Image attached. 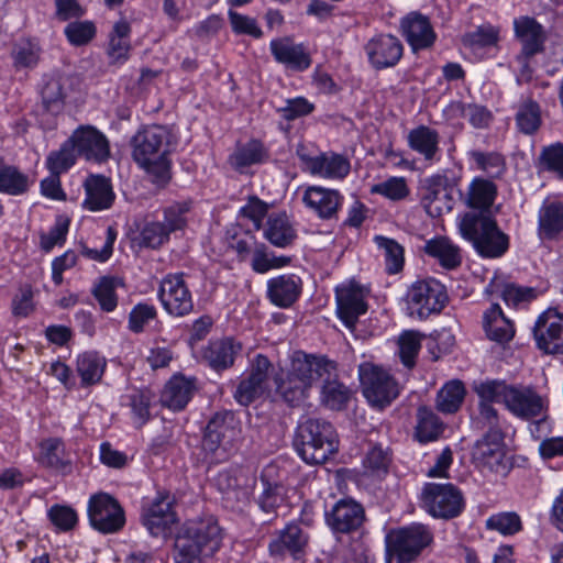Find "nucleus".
<instances>
[{
  "label": "nucleus",
  "instance_id": "4c0bfd02",
  "mask_svg": "<svg viewBox=\"0 0 563 563\" xmlns=\"http://www.w3.org/2000/svg\"><path fill=\"white\" fill-rule=\"evenodd\" d=\"M241 351V345L231 339L211 342L205 351V358L217 371L225 369L233 365L235 355Z\"/></svg>",
  "mask_w": 563,
  "mask_h": 563
},
{
  "label": "nucleus",
  "instance_id": "79ce46f5",
  "mask_svg": "<svg viewBox=\"0 0 563 563\" xmlns=\"http://www.w3.org/2000/svg\"><path fill=\"white\" fill-rule=\"evenodd\" d=\"M333 377H323V384L320 391V401L323 406L331 410L343 409L351 397V390Z\"/></svg>",
  "mask_w": 563,
  "mask_h": 563
},
{
  "label": "nucleus",
  "instance_id": "bb28decb",
  "mask_svg": "<svg viewBox=\"0 0 563 563\" xmlns=\"http://www.w3.org/2000/svg\"><path fill=\"white\" fill-rule=\"evenodd\" d=\"M269 49L275 60L287 69L303 71L311 65L310 54L302 44L295 43L289 37L274 38L269 43Z\"/></svg>",
  "mask_w": 563,
  "mask_h": 563
},
{
  "label": "nucleus",
  "instance_id": "864d4df0",
  "mask_svg": "<svg viewBox=\"0 0 563 563\" xmlns=\"http://www.w3.org/2000/svg\"><path fill=\"white\" fill-rule=\"evenodd\" d=\"M468 156L477 170H482L490 177H498L505 170L504 157L498 153L471 151Z\"/></svg>",
  "mask_w": 563,
  "mask_h": 563
},
{
  "label": "nucleus",
  "instance_id": "39448f33",
  "mask_svg": "<svg viewBox=\"0 0 563 563\" xmlns=\"http://www.w3.org/2000/svg\"><path fill=\"white\" fill-rule=\"evenodd\" d=\"M294 445L307 464H322L338 452L339 438L330 422L310 418L299 424Z\"/></svg>",
  "mask_w": 563,
  "mask_h": 563
},
{
  "label": "nucleus",
  "instance_id": "ea45409f",
  "mask_svg": "<svg viewBox=\"0 0 563 563\" xmlns=\"http://www.w3.org/2000/svg\"><path fill=\"white\" fill-rule=\"evenodd\" d=\"M264 236L277 247H286L296 238V231L285 213L271 216L264 229Z\"/></svg>",
  "mask_w": 563,
  "mask_h": 563
},
{
  "label": "nucleus",
  "instance_id": "6e6552de",
  "mask_svg": "<svg viewBox=\"0 0 563 563\" xmlns=\"http://www.w3.org/2000/svg\"><path fill=\"white\" fill-rule=\"evenodd\" d=\"M432 533L421 523L393 530L386 538V563H409L432 542Z\"/></svg>",
  "mask_w": 563,
  "mask_h": 563
},
{
  "label": "nucleus",
  "instance_id": "a19ab883",
  "mask_svg": "<svg viewBox=\"0 0 563 563\" xmlns=\"http://www.w3.org/2000/svg\"><path fill=\"white\" fill-rule=\"evenodd\" d=\"M516 126L527 135L534 134L542 123L541 109L537 101L526 98L522 99L516 111Z\"/></svg>",
  "mask_w": 563,
  "mask_h": 563
},
{
  "label": "nucleus",
  "instance_id": "c85d7f7f",
  "mask_svg": "<svg viewBox=\"0 0 563 563\" xmlns=\"http://www.w3.org/2000/svg\"><path fill=\"white\" fill-rule=\"evenodd\" d=\"M308 543V537L297 525H288L278 531L269 542L268 549L272 556L283 559L290 554L295 559L302 553Z\"/></svg>",
  "mask_w": 563,
  "mask_h": 563
},
{
  "label": "nucleus",
  "instance_id": "cd10ccee",
  "mask_svg": "<svg viewBox=\"0 0 563 563\" xmlns=\"http://www.w3.org/2000/svg\"><path fill=\"white\" fill-rule=\"evenodd\" d=\"M327 523L336 532L347 533L357 529L364 519L362 506L352 499H341L327 514Z\"/></svg>",
  "mask_w": 563,
  "mask_h": 563
},
{
  "label": "nucleus",
  "instance_id": "e433bc0d",
  "mask_svg": "<svg viewBox=\"0 0 563 563\" xmlns=\"http://www.w3.org/2000/svg\"><path fill=\"white\" fill-rule=\"evenodd\" d=\"M423 250L426 254L437 260L446 269H453L462 262L460 249L443 236L427 241Z\"/></svg>",
  "mask_w": 563,
  "mask_h": 563
},
{
  "label": "nucleus",
  "instance_id": "1a4fd4ad",
  "mask_svg": "<svg viewBox=\"0 0 563 563\" xmlns=\"http://www.w3.org/2000/svg\"><path fill=\"white\" fill-rule=\"evenodd\" d=\"M446 300L445 287L434 278L416 280L409 286L405 297L408 314L420 320L439 313Z\"/></svg>",
  "mask_w": 563,
  "mask_h": 563
},
{
  "label": "nucleus",
  "instance_id": "680f3d73",
  "mask_svg": "<svg viewBox=\"0 0 563 563\" xmlns=\"http://www.w3.org/2000/svg\"><path fill=\"white\" fill-rule=\"evenodd\" d=\"M499 30L493 25H481L473 32H468L462 36L464 46L471 48L486 47L495 45L498 41Z\"/></svg>",
  "mask_w": 563,
  "mask_h": 563
},
{
  "label": "nucleus",
  "instance_id": "0e129e2a",
  "mask_svg": "<svg viewBox=\"0 0 563 563\" xmlns=\"http://www.w3.org/2000/svg\"><path fill=\"white\" fill-rule=\"evenodd\" d=\"M117 283L114 278L102 277L93 288V295L102 310L113 311L118 305L115 295Z\"/></svg>",
  "mask_w": 563,
  "mask_h": 563
},
{
  "label": "nucleus",
  "instance_id": "0eeeda50",
  "mask_svg": "<svg viewBox=\"0 0 563 563\" xmlns=\"http://www.w3.org/2000/svg\"><path fill=\"white\" fill-rule=\"evenodd\" d=\"M475 424L479 429H487L482 439L477 440L472 451V460L482 471L504 475L508 470L506 446L501 432V422L492 426L481 421L479 413L475 418Z\"/></svg>",
  "mask_w": 563,
  "mask_h": 563
},
{
  "label": "nucleus",
  "instance_id": "69168bd1",
  "mask_svg": "<svg viewBox=\"0 0 563 563\" xmlns=\"http://www.w3.org/2000/svg\"><path fill=\"white\" fill-rule=\"evenodd\" d=\"M169 239L168 230L162 222H148L141 231V244L146 247L156 249Z\"/></svg>",
  "mask_w": 563,
  "mask_h": 563
},
{
  "label": "nucleus",
  "instance_id": "9d476101",
  "mask_svg": "<svg viewBox=\"0 0 563 563\" xmlns=\"http://www.w3.org/2000/svg\"><path fill=\"white\" fill-rule=\"evenodd\" d=\"M358 376L363 395L373 407L385 408L399 396V384L380 366L363 363L358 367Z\"/></svg>",
  "mask_w": 563,
  "mask_h": 563
},
{
  "label": "nucleus",
  "instance_id": "8fccbe9b",
  "mask_svg": "<svg viewBox=\"0 0 563 563\" xmlns=\"http://www.w3.org/2000/svg\"><path fill=\"white\" fill-rule=\"evenodd\" d=\"M465 389L461 382L446 383L438 393L437 407L444 413L455 412L463 402Z\"/></svg>",
  "mask_w": 563,
  "mask_h": 563
},
{
  "label": "nucleus",
  "instance_id": "bf43d9fd",
  "mask_svg": "<svg viewBox=\"0 0 563 563\" xmlns=\"http://www.w3.org/2000/svg\"><path fill=\"white\" fill-rule=\"evenodd\" d=\"M371 192L390 200H401L409 195V188L404 177H389L385 181L373 185Z\"/></svg>",
  "mask_w": 563,
  "mask_h": 563
},
{
  "label": "nucleus",
  "instance_id": "a211bd4d",
  "mask_svg": "<svg viewBox=\"0 0 563 563\" xmlns=\"http://www.w3.org/2000/svg\"><path fill=\"white\" fill-rule=\"evenodd\" d=\"M158 297L169 314L183 317L192 311L191 292L181 274L166 276L161 283Z\"/></svg>",
  "mask_w": 563,
  "mask_h": 563
},
{
  "label": "nucleus",
  "instance_id": "7ed1b4c3",
  "mask_svg": "<svg viewBox=\"0 0 563 563\" xmlns=\"http://www.w3.org/2000/svg\"><path fill=\"white\" fill-rule=\"evenodd\" d=\"M131 144L134 161L151 180L157 185L167 184L170 179L169 154L175 144L170 129L159 124L146 125L136 132Z\"/></svg>",
  "mask_w": 563,
  "mask_h": 563
},
{
  "label": "nucleus",
  "instance_id": "2eb2a0df",
  "mask_svg": "<svg viewBox=\"0 0 563 563\" xmlns=\"http://www.w3.org/2000/svg\"><path fill=\"white\" fill-rule=\"evenodd\" d=\"M461 176L456 173L444 169L440 170L423 181L424 197L423 200L428 208L434 206L437 214H441L452 209V192L457 189Z\"/></svg>",
  "mask_w": 563,
  "mask_h": 563
},
{
  "label": "nucleus",
  "instance_id": "20e7f679",
  "mask_svg": "<svg viewBox=\"0 0 563 563\" xmlns=\"http://www.w3.org/2000/svg\"><path fill=\"white\" fill-rule=\"evenodd\" d=\"M221 542L222 530L213 517L188 520L175 539V561L177 563L201 562L213 555Z\"/></svg>",
  "mask_w": 563,
  "mask_h": 563
},
{
  "label": "nucleus",
  "instance_id": "58836bf2",
  "mask_svg": "<svg viewBox=\"0 0 563 563\" xmlns=\"http://www.w3.org/2000/svg\"><path fill=\"white\" fill-rule=\"evenodd\" d=\"M38 462L45 467L59 472H65L70 465L64 443L57 438H51L41 442Z\"/></svg>",
  "mask_w": 563,
  "mask_h": 563
},
{
  "label": "nucleus",
  "instance_id": "3c124183",
  "mask_svg": "<svg viewBox=\"0 0 563 563\" xmlns=\"http://www.w3.org/2000/svg\"><path fill=\"white\" fill-rule=\"evenodd\" d=\"M29 188V178L18 168L0 164V192L16 196Z\"/></svg>",
  "mask_w": 563,
  "mask_h": 563
},
{
  "label": "nucleus",
  "instance_id": "ddd939ff",
  "mask_svg": "<svg viewBox=\"0 0 563 563\" xmlns=\"http://www.w3.org/2000/svg\"><path fill=\"white\" fill-rule=\"evenodd\" d=\"M88 516L91 526L102 533L117 532L125 522L123 509L112 496L106 493L90 497Z\"/></svg>",
  "mask_w": 563,
  "mask_h": 563
},
{
  "label": "nucleus",
  "instance_id": "f704fd0d",
  "mask_svg": "<svg viewBox=\"0 0 563 563\" xmlns=\"http://www.w3.org/2000/svg\"><path fill=\"white\" fill-rule=\"evenodd\" d=\"M483 325L486 335L496 342H509L515 335L514 324L507 319L499 305H492L484 313Z\"/></svg>",
  "mask_w": 563,
  "mask_h": 563
},
{
  "label": "nucleus",
  "instance_id": "7c9ffc66",
  "mask_svg": "<svg viewBox=\"0 0 563 563\" xmlns=\"http://www.w3.org/2000/svg\"><path fill=\"white\" fill-rule=\"evenodd\" d=\"M196 389L194 377L176 374L166 383L161 395V402L174 411L181 410L189 402Z\"/></svg>",
  "mask_w": 563,
  "mask_h": 563
},
{
  "label": "nucleus",
  "instance_id": "72a5a7b5",
  "mask_svg": "<svg viewBox=\"0 0 563 563\" xmlns=\"http://www.w3.org/2000/svg\"><path fill=\"white\" fill-rule=\"evenodd\" d=\"M86 197L82 207L90 211H101L111 207L114 194L110 180L104 176L90 175L84 183Z\"/></svg>",
  "mask_w": 563,
  "mask_h": 563
},
{
  "label": "nucleus",
  "instance_id": "a18cd8bd",
  "mask_svg": "<svg viewBox=\"0 0 563 563\" xmlns=\"http://www.w3.org/2000/svg\"><path fill=\"white\" fill-rule=\"evenodd\" d=\"M265 157L263 145L257 141H250L230 155L229 163L235 170L243 173L249 166L262 163Z\"/></svg>",
  "mask_w": 563,
  "mask_h": 563
},
{
  "label": "nucleus",
  "instance_id": "2f4dec72",
  "mask_svg": "<svg viewBox=\"0 0 563 563\" xmlns=\"http://www.w3.org/2000/svg\"><path fill=\"white\" fill-rule=\"evenodd\" d=\"M408 146L428 163H437L441 157L440 135L438 131L427 126L419 125L409 131L407 135Z\"/></svg>",
  "mask_w": 563,
  "mask_h": 563
},
{
  "label": "nucleus",
  "instance_id": "6ab92c4d",
  "mask_svg": "<svg viewBox=\"0 0 563 563\" xmlns=\"http://www.w3.org/2000/svg\"><path fill=\"white\" fill-rule=\"evenodd\" d=\"M78 155L87 161L103 163L110 156L108 137L93 125L78 126L69 137Z\"/></svg>",
  "mask_w": 563,
  "mask_h": 563
},
{
  "label": "nucleus",
  "instance_id": "4be33fe9",
  "mask_svg": "<svg viewBox=\"0 0 563 563\" xmlns=\"http://www.w3.org/2000/svg\"><path fill=\"white\" fill-rule=\"evenodd\" d=\"M538 347L547 353H563V314L549 309L543 312L534 325Z\"/></svg>",
  "mask_w": 563,
  "mask_h": 563
},
{
  "label": "nucleus",
  "instance_id": "49530a36",
  "mask_svg": "<svg viewBox=\"0 0 563 563\" xmlns=\"http://www.w3.org/2000/svg\"><path fill=\"white\" fill-rule=\"evenodd\" d=\"M489 290L500 296L506 305L512 307H518L523 302L530 301L536 296L532 288L519 287L515 284L503 283L499 279H494L489 284Z\"/></svg>",
  "mask_w": 563,
  "mask_h": 563
},
{
  "label": "nucleus",
  "instance_id": "37998d69",
  "mask_svg": "<svg viewBox=\"0 0 563 563\" xmlns=\"http://www.w3.org/2000/svg\"><path fill=\"white\" fill-rule=\"evenodd\" d=\"M106 360L96 352H85L77 357L76 371L82 386L97 384L104 372Z\"/></svg>",
  "mask_w": 563,
  "mask_h": 563
},
{
  "label": "nucleus",
  "instance_id": "f03ea898",
  "mask_svg": "<svg viewBox=\"0 0 563 563\" xmlns=\"http://www.w3.org/2000/svg\"><path fill=\"white\" fill-rule=\"evenodd\" d=\"M338 364L324 355L294 352L286 369L275 376L276 391L295 406L307 399L312 386L323 377L336 375Z\"/></svg>",
  "mask_w": 563,
  "mask_h": 563
},
{
  "label": "nucleus",
  "instance_id": "09e8293b",
  "mask_svg": "<svg viewBox=\"0 0 563 563\" xmlns=\"http://www.w3.org/2000/svg\"><path fill=\"white\" fill-rule=\"evenodd\" d=\"M228 22L231 31L236 36H249L254 40H260L264 35V32L255 18L236 10L230 9L228 11Z\"/></svg>",
  "mask_w": 563,
  "mask_h": 563
},
{
  "label": "nucleus",
  "instance_id": "aec40b11",
  "mask_svg": "<svg viewBox=\"0 0 563 563\" xmlns=\"http://www.w3.org/2000/svg\"><path fill=\"white\" fill-rule=\"evenodd\" d=\"M364 51L369 64L375 69H385L398 64L404 53V46L395 35L378 34L365 44Z\"/></svg>",
  "mask_w": 563,
  "mask_h": 563
},
{
  "label": "nucleus",
  "instance_id": "c756f323",
  "mask_svg": "<svg viewBox=\"0 0 563 563\" xmlns=\"http://www.w3.org/2000/svg\"><path fill=\"white\" fill-rule=\"evenodd\" d=\"M301 278L295 274H283L267 282V297L280 308L290 307L300 296Z\"/></svg>",
  "mask_w": 563,
  "mask_h": 563
},
{
  "label": "nucleus",
  "instance_id": "6e6d98bb",
  "mask_svg": "<svg viewBox=\"0 0 563 563\" xmlns=\"http://www.w3.org/2000/svg\"><path fill=\"white\" fill-rule=\"evenodd\" d=\"M390 457L388 453L379 445L371 448L364 460L363 468L367 476L382 477L388 471Z\"/></svg>",
  "mask_w": 563,
  "mask_h": 563
},
{
  "label": "nucleus",
  "instance_id": "393cba45",
  "mask_svg": "<svg viewBox=\"0 0 563 563\" xmlns=\"http://www.w3.org/2000/svg\"><path fill=\"white\" fill-rule=\"evenodd\" d=\"M400 30L413 52L430 48L437 33L427 15L420 12H410L400 20Z\"/></svg>",
  "mask_w": 563,
  "mask_h": 563
},
{
  "label": "nucleus",
  "instance_id": "338daca9",
  "mask_svg": "<svg viewBox=\"0 0 563 563\" xmlns=\"http://www.w3.org/2000/svg\"><path fill=\"white\" fill-rule=\"evenodd\" d=\"M33 297L34 292L31 285L21 286L12 299L11 309L13 316L20 318L29 317L35 309Z\"/></svg>",
  "mask_w": 563,
  "mask_h": 563
},
{
  "label": "nucleus",
  "instance_id": "5701e85b",
  "mask_svg": "<svg viewBox=\"0 0 563 563\" xmlns=\"http://www.w3.org/2000/svg\"><path fill=\"white\" fill-rule=\"evenodd\" d=\"M514 31L516 38L521 44V54L517 59L523 68H527V59L543 47L545 40L543 26L533 18L522 15L514 20Z\"/></svg>",
  "mask_w": 563,
  "mask_h": 563
},
{
  "label": "nucleus",
  "instance_id": "a878e982",
  "mask_svg": "<svg viewBox=\"0 0 563 563\" xmlns=\"http://www.w3.org/2000/svg\"><path fill=\"white\" fill-rule=\"evenodd\" d=\"M142 520L153 537L166 538L177 521L168 496L156 498L143 512Z\"/></svg>",
  "mask_w": 563,
  "mask_h": 563
},
{
  "label": "nucleus",
  "instance_id": "f8f14e48",
  "mask_svg": "<svg viewBox=\"0 0 563 563\" xmlns=\"http://www.w3.org/2000/svg\"><path fill=\"white\" fill-rule=\"evenodd\" d=\"M239 437L240 428L232 415H216L206 428L202 448L208 453L217 454L218 459H224Z\"/></svg>",
  "mask_w": 563,
  "mask_h": 563
},
{
  "label": "nucleus",
  "instance_id": "423d86ee",
  "mask_svg": "<svg viewBox=\"0 0 563 563\" xmlns=\"http://www.w3.org/2000/svg\"><path fill=\"white\" fill-rule=\"evenodd\" d=\"M464 239L483 257H500L509 247V238L497 225L490 213L466 212L459 222Z\"/></svg>",
  "mask_w": 563,
  "mask_h": 563
},
{
  "label": "nucleus",
  "instance_id": "473e14b6",
  "mask_svg": "<svg viewBox=\"0 0 563 563\" xmlns=\"http://www.w3.org/2000/svg\"><path fill=\"white\" fill-rule=\"evenodd\" d=\"M497 197V186L489 179L475 177L468 184L461 199L466 207L479 210L478 213H489L490 207Z\"/></svg>",
  "mask_w": 563,
  "mask_h": 563
},
{
  "label": "nucleus",
  "instance_id": "5fc2aeb1",
  "mask_svg": "<svg viewBox=\"0 0 563 563\" xmlns=\"http://www.w3.org/2000/svg\"><path fill=\"white\" fill-rule=\"evenodd\" d=\"M77 152L68 139L58 151L51 152L46 158V167L51 173L60 175L76 162Z\"/></svg>",
  "mask_w": 563,
  "mask_h": 563
},
{
  "label": "nucleus",
  "instance_id": "dca6fc26",
  "mask_svg": "<svg viewBox=\"0 0 563 563\" xmlns=\"http://www.w3.org/2000/svg\"><path fill=\"white\" fill-rule=\"evenodd\" d=\"M368 290L354 280L335 288L336 313L343 323L353 329L360 316L367 311Z\"/></svg>",
  "mask_w": 563,
  "mask_h": 563
},
{
  "label": "nucleus",
  "instance_id": "9b49d317",
  "mask_svg": "<svg viewBox=\"0 0 563 563\" xmlns=\"http://www.w3.org/2000/svg\"><path fill=\"white\" fill-rule=\"evenodd\" d=\"M423 508L433 517L453 518L463 509L461 493L452 484L429 483L421 495Z\"/></svg>",
  "mask_w": 563,
  "mask_h": 563
},
{
  "label": "nucleus",
  "instance_id": "052dcab7",
  "mask_svg": "<svg viewBox=\"0 0 563 563\" xmlns=\"http://www.w3.org/2000/svg\"><path fill=\"white\" fill-rule=\"evenodd\" d=\"M157 317L156 308L150 303H137L129 314L128 328L133 333H141Z\"/></svg>",
  "mask_w": 563,
  "mask_h": 563
},
{
  "label": "nucleus",
  "instance_id": "13d9d810",
  "mask_svg": "<svg viewBox=\"0 0 563 563\" xmlns=\"http://www.w3.org/2000/svg\"><path fill=\"white\" fill-rule=\"evenodd\" d=\"M486 528L503 536H512L522 529V523L516 512H499L486 520Z\"/></svg>",
  "mask_w": 563,
  "mask_h": 563
},
{
  "label": "nucleus",
  "instance_id": "603ef678",
  "mask_svg": "<svg viewBox=\"0 0 563 563\" xmlns=\"http://www.w3.org/2000/svg\"><path fill=\"white\" fill-rule=\"evenodd\" d=\"M417 418L416 435L420 442L432 441L442 432V423L430 409L419 408Z\"/></svg>",
  "mask_w": 563,
  "mask_h": 563
},
{
  "label": "nucleus",
  "instance_id": "de8ad7c7",
  "mask_svg": "<svg viewBox=\"0 0 563 563\" xmlns=\"http://www.w3.org/2000/svg\"><path fill=\"white\" fill-rule=\"evenodd\" d=\"M130 24L125 21H119L114 24L110 36L108 54L115 63H122L128 59L130 51L129 35Z\"/></svg>",
  "mask_w": 563,
  "mask_h": 563
},
{
  "label": "nucleus",
  "instance_id": "e2e57ef3",
  "mask_svg": "<svg viewBox=\"0 0 563 563\" xmlns=\"http://www.w3.org/2000/svg\"><path fill=\"white\" fill-rule=\"evenodd\" d=\"M41 56V47L37 41L22 40L14 48V63L19 67H34Z\"/></svg>",
  "mask_w": 563,
  "mask_h": 563
},
{
  "label": "nucleus",
  "instance_id": "f3484780",
  "mask_svg": "<svg viewBox=\"0 0 563 563\" xmlns=\"http://www.w3.org/2000/svg\"><path fill=\"white\" fill-rule=\"evenodd\" d=\"M271 362L262 354L255 356L245 376L234 393V399L247 406L268 390V371Z\"/></svg>",
  "mask_w": 563,
  "mask_h": 563
},
{
  "label": "nucleus",
  "instance_id": "f257e3e1",
  "mask_svg": "<svg viewBox=\"0 0 563 563\" xmlns=\"http://www.w3.org/2000/svg\"><path fill=\"white\" fill-rule=\"evenodd\" d=\"M473 388L479 398V419L492 426L500 422L493 402L504 405L512 416L522 420L541 416L545 408L544 398L530 385L487 379L475 383Z\"/></svg>",
  "mask_w": 563,
  "mask_h": 563
},
{
  "label": "nucleus",
  "instance_id": "412c9836",
  "mask_svg": "<svg viewBox=\"0 0 563 563\" xmlns=\"http://www.w3.org/2000/svg\"><path fill=\"white\" fill-rule=\"evenodd\" d=\"M301 201L319 219L329 220L336 216L343 196L336 189L311 185L303 189Z\"/></svg>",
  "mask_w": 563,
  "mask_h": 563
},
{
  "label": "nucleus",
  "instance_id": "774afa93",
  "mask_svg": "<svg viewBox=\"0 0 563 563\" xmlns=\"http://www.w3.org/2000/svg\"><path fill=\"white\" fill-rule=\"evenodd\" d=\"M540 162L545 169L555 172L563 178V144L554 143L543 147Z\"/></svg>",
  "mask_w": 563,
  "mask_h": 563
},
{
  "label": "nucleus",
  "instance_id": "b1692460",
  "mask_svg": "<svg viewBox=\"0 0 563 563\" xmlns=\"http://www.w3.org/2000/svg\"><path fill=\"white\" fill-rule=\"evenodd\" d=\"M255 484L254 476L244 470H227L214 478V485L228 503L244 504Z\"/></svg>",
  "mask_w": 563,
  "mask_h": 563
},
{
  "label": "nucleus",
  "instance_id": "c9c22d12",
  "mask_svg": "<svg viewBox=\"0 0 563 563\" xmlns=\"http://www.w3.org/2000/svg\"><path fill=\"white\" fill-rule=\"evenodd\" d=\"M539 235L542 239H554L563 232V203L547 200L539 210Z\"/></svg>",
  "mask_w": 563,
  "mask_h": 563
},
{
  "label": "nucleus",
  "instance_id": "c03bdc74",
  "mask_svg": "<svg viewBox=\"0 0 563 563\" xmlns=\"http://www.w3.org/2000/svg\"><path fill=\"white\" fill-rule=\"evenodd\" d=\"M374 242L380 256L384 257L386 272L388 274L399 273L405 263L404 247L396 240L383 235H376Z\"/></svg>",
  "mask_w": 563,
  "mask_h": 563
},
{
  "label": "nucleus",
  "instance_id": "4468645a",
  "mask_svg": "<svg viewBox=\"0 0 563 563\" xmlns=\"http://www.w3.org/2000/svg\"><path fill=\"white\" fill-rule=\"evenodd\" d=\"M297 155L301 162V169L313 177L341 180L349 175L351 169L349 159L336 153L328 152L310 156L300 146L297 150Z\"/></svg>",
  "mask_w": 563,
  "mask_h": 563
},
{
  "label": "nucleus",
  "instance_id": "4d7b16f0",
  "mask_svg": "<svg viewBox=\"0 0 563 563\" xmlns=\"http://www.w3.org/2000/svg\"><path fill=\"white\" fill-rule=\"evenodd\" d=\"M421 347V335L415 331H405L398 338V354L401 363L411 368Z\"/></svg>",
  "mask_w": 563,
  "mask_h": 563
}]
</instances>
